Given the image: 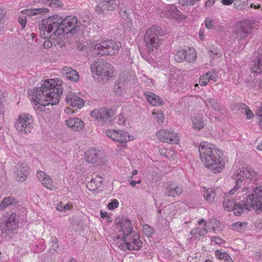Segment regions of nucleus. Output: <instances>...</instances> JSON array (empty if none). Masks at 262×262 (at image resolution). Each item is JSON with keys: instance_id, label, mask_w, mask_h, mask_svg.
I'll use <instances>...</instances> for the list:
<instances>
[{"instance_id": "nucleus-1", "label": "nucleus", "mask_w": 262, "mask_h": 262, "mask_svg": "<svg viewBox=\"0 0 262 262\" xmlns=\"http://www.w3.org/2000/svg\"><path fill=\"white\" fill-rule=\"evenodd\" d=\"M62 81L59 79L46 80L39 88H34L29 91V97L35 104L42 106L57 104L63 93Z\"/></svg>"}, {"instance_id": "nucleus-2", "label": "nucleus", "mask_w": 262, "mask_h": 262, "mask_svg": "<svg viewBox=\"0 0 262 262\" xmlns=\"http://www.w3.org/2000/svg\"><path fill=\"white\" fill-rule=\"evenodd\" d=\"M199 152L200 157L204 165L214 172H220L224 167V164L221 160V156L219 150L206 142H201Z\"/></svg>"}, {"instance_id": "nucleus-3", "label": "nucleus", "mask_w": 262, "mask_h": 262, "mask_svg": "<svg viewBox=\"0 0 262 262\" xmlns=\"http://www.w3.org/2000/svg\"><path fill=\"white\" fill-rule=\"evenodd\" d=\"M250 210L255 209L256 211L262 210V187L255 188L251 194L248 195L245 202H239L234 207L232 211L236 216H239L243 213L244 209Z\"/></svg>"}, {"instance_id": "nucleus-4", "label": "nucleus", "mask_w": 262, "mask_h": 262, "mask_svg": "<svg viewBox=\"0 0 262 262\" xmlns=\"http://www.w3.org/2000/svg\"><path fill=\"white\" fill-rule=\"evenodd\" d=\"M167 33L165 28L157 25H152L148 29L144 36L147 52L150 54L154 49H158L161 43L159 36H163Z\"/></svg>"}, {"instance_id": "nucleus-5", "label": "nucleus", "mask_w": 262, "mask_h": 262, "mask_svg": "<svg viewBox=\"0 0 262 262\" xmlns=\"http://www.w3.org/2000/svg\"><path fill=\"white\" fill-rule=\"evenodd\" d=\"M62 17L59 15H53L49 17L47 19H43L39 26L40 35L43 37L45 35V32L50 34L53 31V34L50 36V38L53 39L54 36L62 35L61 31ZM45 37L48 36H44Z\"/></svg>"}, {"instance_id": "nucleus-6", "label": "nucleus", "mask_w": 262, "mask_h": 262, "mask_svg": "<svg viewBox=\"0 0 262 262\" xmlns=\"http://www.w3.org/2000/svg\"><path fill=\"white\" fill-rule=\"evenodd\" d=\"M91 70L104 82H107L113 76L112 65L101 59H98L91 64Z\"/></svg>"}, {"instance_id": "nucleus-7", "label": "nucleus", "mask_w": 262, "mask_h": 262, "mask_svg": "<svg viewBox=\"0 0 262 262\" xmlns=\"http://www.w3.org/2000/svg\"><path fill=\"white\" fill-rule=\"evenodd\" d=\"M121 46L120 42L111 39L95 44L93 49L101 56L112 55L118 52Z\"/></svg>"}, {"instance_id": "nucleus-8", "label": "nucleus", "mask_w": 262, "mask_h": 262, "mask_svg": "<svg viewBox=\"0 0 262 262\" xmlns=\"http://www.w3.org/2000/svg\"><path fill=\"white\" fill-rule=\"evenodd\" d=\"M121 238L123 243L120 245L119 247L123 250H139L142 247L140 237L136 232L122 235Z\"/></svg>"}, {"instance_id": "nucleus-9", "label": "nucleus", "mask_w": 262, "mask_h": 262, "mask_svg": "<svg viewBox=\"0 0 262 262\" xmlns=\"http://www.w3.org/2000/svg\"><path fill=\"white\" fill-rule=\"evenodd\" d=\"M19 220L17 214L13 213L10 215L4 223L0 224V231L6 236L12 237L18 227Z\"/></svg>"}, {"instance_id": "nucleus-10", "label": "nucleus", "mask_w": 262, "mask_h": 262, "mask_svg": "<svg viewBox=\"0 0 262 262\" xmlns=\"http://www.w3.org/2000/svg\"><path fill=\"white\" fill-rule=\"evenodd\" d=\"M91 116L100 125L110 123L113 120L114 113L111 110L101 107L98 110H94L91 113Z\"/></svg>"}, {"instance_id": "nucleus-11", "label": "nucleus", "mask_w": 262, "mask_h": 262, "mask_svg": "<svg viewBox=\"0 0 262 262\" xmlns=\"http://www.w3.org/2000/svg\"><path fill=\"white\" fill-rule=\"evenodd\" d=\"M33 119L29 114H23L19 116L17 120L15 123L16 130L20 133L28 135L31 133Z\"/></svg>"}, {"instance_id": "nucleus-12", "label": "nucleus", "mask_w": 262, "mask_h": 262, "mask_svg": "<svg viewBox=\"0 0 262 262\" xmlns=\"http://www.w3.org/2000/svg\"><path fill=\"white\" fill-rule=\"evenodd\" d=\"M252 24L250 21H243L237 23L233 31V35L238 40L245 39L252 30Z\"/></svg>"}, {"instance_id": "nucleus-13", "label": "nucleus", "mask_w": 262, "mask_h": 262, "mask_svg": "<svg viewBox=\"0 0 262 262\" xmlns=\"http://www.w3.org/2000/svg\"><path fill=\"white\" fill-rule=\"evenodd\" d=\"M85 159L93 166L102 164L104 162L101 151L95 148L90 149L85 153Z\"/></svg>"}, {"instance_id": "nucleus-14", "label": "nucleus", "mask_w": 262, "mask_h": 262, "mask_svg": "<svg viewBox=\"0 0 262 262\" xmlns=\"http://www.w3.org/2000/svg\"><path fill=\"white\" fill-rule=\"evenodd\" d=\"M80 23H78L77 19L75 16H68L63 19H62L61 22V31L63 34L69 33H74L73 31L76 30L79 25Z\"/></svg>"}, {"instance_id": "nucleus-15", "label": "nucleus", "mask_w": 262, "mask_h": 262, "mask_svg": "<svg viewBox=\"0 0 262 262\" xmlns=\"http://www.w3.org/2000/svg\"><path fill=\"white\" fill-rule=\"evenodd\" d=\"M156 136L160 141L165 143L177 144L180 140L178 134L170 130L160 129Z\"/></svg>"}, {"instance_id": "nucleus-16", "label": "nucleus", "mask_w": 262, "mask_h": 262, "mask_svg": "<svg viewBox=\"0 0 262 262\" xmlns=\"http://www.w3.org/2000/svg\"><path fill=\"white\" fill-rule=\"evenodd\" d=\"M232 178L235 180H245L246 179L257 180L259 178L257 173L253 170L245 168L238 169L232 176Z\"/></svg>"}, {"instance_id": "nucleus-17", "label": "nucleus", "mask_w": 262, "mask_h": 262, "mask_svg": "<svg viewBox=\"0 0 262 262\" xmlns=\"http://www.w3.org/2000/svg\"><path fill=\"white\" fill-rule=\"evenodd\" d=\"M105 134L112 140L119 143L126 142L130 140L128 133L122 130H107Z\"/></svg>"}, {"instance_id": "nucleus-18", "label": "nucleus", "mask_w": 262, "mask_h": 262, "mask_svg": "<svg viewBox=\"0 0 262 262\" xmlns=\"http://www.w3.org/2000/svg\"><path fill=\"white\" fill-rule=\"evenodd\" d=\"M66 99L67 103L72 106L80 108L84 105L83 100L75 94H68Z\"/></svg>"}, {"instance_id": "nucleus-19", "label": "nucleus", "mask_w": 262, "mask_h": 262, "mask_svg": "<svg viewBox=\"0 0 262 262\" xmlns=\"http://www.w3.org/2000/svg\"><path fill=\"white\" fill-rule=\"evenodd\" d=\"M62 75L65 76L68 79L76 82L79 80V76L77 71L71 68L64 67L61 71Z\"/></svg>"}, {"instance_id": "nucleus-20", "label": "nucleus", "mask_w": 262, "mask_h": 262, "mask_svg": "<svg viewBox=\"0 0 262 262\" xmlns=\"http://www.w3.org/2000/svg\"><path fill=\"white\" fill-rule=\"evenodd\" d=\"M66 124L68 127L78 131L82 129L84 126V123L78 118H70L66 121Z\"/></svg>"}, {"instance_id": "nucleus-21", "label": "nucleus", "mask_w": 262, "mask_h": 262, "mask_svg": "<svg viewBox=\"0 0 262 262\" xmlns=\"http://www.w3.org/2000/svg\"><path fill=\"white\" fill-rule=\"evenodd\" d=\"M255 60L252 61L251 65V72L254 74L258 75L262 72V54L258 51Z\"/></svg>"}, {"instance_id": "nucleus-22", "label": "nucleus", "mask_w": 262, "mask_h": 262, "mask_svg": "<svg viewBox=\"0 0 262 262\" xmlns=\"http://www.w3.org/2000/svg\"><path fill=\"white\" fill-rule=\"evenodd\" d=\"M148 102L154 106H159L163 104V100L159 96L150 92H145L144 93Z\"/></svg>"}, {"instance_id": "nucleus-23", "label": "nucleus", "mask_w": 262, "mask_h": 262, "mask_svg": "<svg viewBox=\"0 0 262 262\" xmlns=\"http://www.w3.org/2000/svg\"><path fill=\"white\" fill-rule=\"evenodd\" d=\"M120 224V230L123 232V235L135 232L133 231L132 223L130 220L128 219L122 220Z\"/></svg>"}, {"instance_id": "nucleus-24", "label": "nucleus", "mask_w": 262, "mask_h": 262, "mask_svg": "<svg viewBox=\"0 0 262 262\" xmlns=\"http://www.w3.org/2000/svg\"><path fill=\"white\" fill-rule=\"evenodd\" d=\"M16 173L18 178L25 180L30 174V168L26 164L21 163L20 165L19 169L16 171Z\"/></svg>"}, {"instance_id": "nucleus-25", "label": "nucleus", "mask_w": 262, "mask_h": 262, "mask_svg": "<svg viewBox=\"0 0 262 262\" xmlns=\"http://www.w3.org/2000/svg\"><path fill=\"white\" fill-rule=\"evenodd\" d=\"M166 195L169 196L176 197L181 194L182 192V188L181 186L171 185L167 188Z\"/></svg>"}, {"instance_id": "nucleus-26", "label": "nucleus", "mask_w": 262, "mask_h": 262, "mask_svg": "<svg viewBox=\"0 0 262 262\" xmlns=\"http://www.w3.org/2000/svg\"><path fill=\"white\" fill-rule=\"evenodd\" d=\"M206 106H210L214 111H221L222 110V106L217 102L216 99L213 97L209 96L207 97L205 101Z\"/></svg>"}, {"instance_id": "nucleus-27", "label": "nucleus", "mask_w": 262, "mask_h": 262, "mask_svg": "<svg viewBox=\"0 0 262 262\" xmlns=\"http://www.w3.org/2000/svg\"><path fill=\"white\" fill-rule=\"evenodd\" d=\"M203 194L204 199L209 204H211L213 202L215 196V190L212 188H204L203 191Z\"/></svg>"}, {"instance_id": "nucleus-28", "label": "nucleus", "mask_w": 262, "mask_h": 262, "mask_svg": "<svg viewBox=\"0 0 262 262\" xmlns=\"http://www.w3.org/2000/svg\"><path fill=\"white\" fill-rule=\"evenodd\" d=\"M17 201L12 196L5 198L0 203V210H4L7 207L17 203Z\"/></svg>"}, {"instance_id": "nucleus-29", "label": "nucleus", "mask_w": 262, "mask_h": 262, "mask_svg": "<svg viewBox=\"0 0 262 262\" xmlns=\"http://www.w3.org/2000/svg\"><path fill=\"white\" fill-rule=\"evenodd\" d=\"M48 11L47 8H36L33 9H26L21 11L24 14L28 16H33L36 14H41L42 13H46Z\"/></svg>"}, {"instance_id": "nucleus-30", "label": "nucleus", "mask_w": 262, "mask_h": 262, "mask_svg": "<svg viewBox=\"0 0 262 262\" xmlns=\"http://www.w3.org/2000/svg\"><path fill=\"white\" fill-rule=\"evenodd\" d=\"M236 202L232 198H226L223 202V206L225 210L228 211H232Z\"/></svg>"}, {"instance_id": "nucleus-31", "label": "nucleus", "mask_w": 262, "mask_h": 262, "mask_svg": "<svg viewBox=\"0 0 262 262\" xmlns=\"http://www.w3.org/2000/svg\"><path fill=\"white\" fill-rule=\"evenodd\" d=\"M126 91L124 82L117 81L114 88L115 94L118 96L123 95Z\"/></svg>"}, {"instance_id": "nucleus-32", "label": "nucleus", "mask_w": 262, "mask_h": 262, "mask_svg": "<svg viewBox=\"0 0 262 262\" xmlns=\"http://www.w3.org/2000/svg\"><path fill=\"white\" fill-rule=\"evenodd\" d=\"M243 183V181H236L235 187L229 192L230 194H234L237 191H238V193L241 191L247 193L248 191V188L245 187Z\"/></svg>"}, {"instance_id": "nucleus-33", "label": "nucleus", "mask_w": 262, "mask_h": 262, "mask_svg": "<svg viewBox=\"0 0 262 262\" xmlns=\"http://www.w3.org/2000/svg\"><path fill=\"white\" fill-rule=\"evenodd\" d=\"M215 256L220 259L224 260L225 262H232V260L230 256L225 252H221L219 250H217L215 252Z\"/></svg>"}, {"instance_id": "nucleus-34", "label": "nucleus", "mask_w": 262, "mask_h": 262, "mask_svg": "<svg viewBox=\"0 0 262 262\" xmlns=\"http://www.w3.org/2000/svg\"><path fill=\"white\" fill-rule=\"evenodd\" d=\"M196 53L195 49L193 48H189L188 51H186V57L185 59L188 62H192L196 59Z\"/></svg>"}, {"instance_id": "nucleus-35", "label": "nucleus", "mask_w": 262, "mask_h": 262, "mask_svg": "<svg viewBox=\"0 0 262 262\" xmlns=\"http://www.w3.org/2000/svg\"><path fill=\"white\" fill-rule=\"evenodd\" d=\"M168 209L170 210V215L172 216H174L180 212V205L177 203H172L169 205Z\"/></svg>"}, {"instance_id": "nucleus-36", "label": "nucleus", "mask_w": 262, "mask_h": 262, "mask_svg": "<svg viewBox=\"0 0 262 262\" xmlns=\"http://www.w3.org/2000/svg\"><path fill=\"white\" fill-rule=\"evenodd\" d=\"M186 50L181 49L178 51L175 55V60L178 62H181L186 57Z\"/></svg>"}, {"instance_id": "nucleus-37", "label": "nucleus", "mask_w": 262, "mask_h": 262, "mask_svg": "<svg viewBox=\"0 0 262 262\" xmlns=\"http://www.w3.org/2000/svg\"><path fill=\"white\" fill-rule=\"evenodd\" d=\"M255 75H250V76L246 79V83L248 86L256 88L257 86V84L258 83V80L254 78Z\"/></svg>"}, {"instance_id": "nucleus-38", "label": "nucleus", "mask_w": 262, "mask_h": 262, "mask_svg": "<svg viewBox=\"0 0 262 262\" xmlns=\"http://www.w3.org/2000/svg\"><path fill=\"white\" fill-rule=\"evenodd\" d=\"M209 72L202 75L199 79V83L201 85H206L212 78V76L209 75Z\"/></svg>"}, {"instance_id": "nucleus-39", "label": "nucleus", "mask_w": 262, "mask_h": 262, "mask_svg": "<svg viewBox=\"0 0 262 262\" xmlns=\"http://www.w3.org/2000/svg\"><path fill=\"white\" fill-rule=\"evenodd\" d=\"M108 2L107 6V11L114 10L119 4L118 0L106 1Z\"/></svg>"}, {"instance_id": "nucleus-40", "label": "nucleus", "mask_w": 262, "mask_h": 262, "mask_svg": "<svg viewBox=\"0 0 262 262\" xmlns=\"http://www.w3.org/2000/svg\"><path fill=\"white\" fill-rule=\"evenodd\" d=\"M193 124L194 128L200 130L204 126L202 118L201 117L195 118L193 120Z\"/></svg>"}, {"instance_id": "nucleus-41", "label": "nucleus", "mask_w": 262, "mask_h": 262, "mask_svg": "<svg viewBox=\"0 0 262 262\" xmlns=\"http://www.w3.org/2000/svg\"><path fill=\"white\" fill-rule=\"evenodd\" d=\"M220 226V222L219 221L215 219H210L207 224V226L212 229V230L214 231Z\"/></svg>"}, {"instance_id": "nucleus-42", "label": "nucleus", "mask_w": 262, "mask_h": 262, "mask_svg": "<svg viewBox=\"0 0 262 262\" xmlns=\"http://www.w3.org/2000/svg\"><path fill=\"white\" fill-rule=\"evenodd\" d=\"M208 52L211 58L215 56L220 57L221 55V50L217 48H210L208 49Z\"/></svg>"}, {"instance_id": "nucleus-43", "label": "nucleus", "mask_w": 262, "mask_h": 262, "mask_svg": "<svg viewBox=\"0 0 262 262\" xmlns=\"http://www.w3.org/2000/svg\"><path fill=\"white\" fill-rule=\"evenodd\" d=\"M53 40V45H58L60 48H62L64 45V43L63 40H62V35H56V36H54V38L51 39Z\"/></svg>"}, {"instance_id": "nucleus-44", "label": "nucleus", "mask_w": 262, "mask_h": 262, "mask_svg": "<svg viewBox=\"0 0 262 262\" xmlns=\"http://www.w3.org/2000/svg\"><path fill=\"white\" fill-rule=\"evenodd\" d=\"M42 185L47 189L53 190L57 188V185L53 181H42L41 183Z\"/></svg>"}, {"instance_id": "nucleus-45", "label": "nucleus", "mask_w": 262, "mask_h": 262, "mask_svg": "<svg viewBox=\"0 0 262 262\" xmlns=\"http://www.w3.org/2000/svg\"><path fill=\"white\" fill-rule=\"evenodd\" d=\"M6 19V12L0 8V33L4 26V23Z\"/></svg>"}, {"instance_id": "nucleus-46", "label": "nucleus", "mask_w": 262, "mask_h": 262, "mask_svg": "<svg viewBox=\"0 0 262 262\" xmlns=\"http://www.w3.org/2000/svg\"><path fill=\"white\" fill-rule=\"evenodd\" d=\"M143 232L147 236H150L154 232V230L149 225L145 224L143 226Z\"/></svg>"}, {"instance_id": "nucleus-47", "label": "nucleus", "mask_w": 262, "mask_h": 262, "mask_svg": "<svg viewBox=\"0 0 262 262\" xmlns=\"http://www.w3.org/2000/svg\"><path fill=\"white\" fill-rule=\"evenodd\" d=\"M37 177L39 180H50V178L49 175L44 171L39 170L37 172Z\"/></svg>"}, {"instance_id": "nucleus-48", "label": "nucleus", "mask_w": 262, "mask_h": 262, "mask_svg": "<svg viewBox=\"0 0 262 262\" xmlns=\"http://www.w3.org/2000/svg\"><path fill=\"white\" fill-rule=\"evenodd\" d=\"M248 0H234L233 5L235 8L241 9L248 4Z\"/></svg>"}, {"instance_id": "nucleus-49", "label": "nucleus", "mask_w": 262, "mask_h": 262, "mask_svg": "<svg viewBox=\"0 0 262 262\" xmlns=\"http://www.w3.org/2000/svg\"><path fill=\"white\" fill-rule=\"evenodd\" d=\"M129 10L128 9H126V8H121L119 11V14L121 16V17L125 20H126L127 19H130L129 18Z\"/></svg>"}, {"instance_id": "nucleus-50", "label": "nucleus", "mask_w": 262, "mask_h": 262, "mask_svg": "<svg viewBox=\"0 0 262 262\" xmlns=\"http://www.w3.org/2000/svg\"><path fill=\"white\" fill-rule=\"evenodd\" d=\"M247 223L243 222H237L232 224V226L235 230L241 231L243 229L246 227Z\"/></svg>"}, {"instance_id": "nucleus-51", "label": "nucleus", "mask_w": 262, "mask_h": 262, "mask_svg": "<svg viewBox=\"0 0 262 262\" xmlns=\"http://www.w3.org/2000/svg\"><path fill=\"white\" fill-rule=\"evenodd\" d=\"M96 181H87L86 186L90 191H94L96 190L97 188V184L96 183Z\"/></svg>"}, {"instance_id": "nucleus-52", "label": "nucleus", "mask_w": 262, "mask_h": 262, "mask_svg": "<svg viewBox=\"0 0 262 262\" xmlns=\"http://www.w3.org/2000/svg\"><path fill=\"white\" fill-rule=\"evenodd\" d=\"M153 115L155 116V118L156 120L159 123H163L164 116L162 113L157 112V113H153Z\"/></svg>"}, {"instance_id": "nucleus-53", "label": "nucleus", "mask_w": 262, "mask_h": 262, "mask_svg": "<svg viewBox=\"0 0 262 262\" xmlns=\"http://www.w3.org/2000/svg\"><path fill=\"white\" fill-rule=\"evenodd\" d=\"M167 10L171 13V15H180L181 12L177 9L175 5H170Z\"/></svg>"}, {"instance_id": "nucleus-54", "label": "nucleus", "mask_w": 262, "mask_h": 262, "mask_svg": "<svg viewBox=\"0 0 262 262\" xmlns=\"http://www.w3.org/2000/svg\"><path fill=\"white\" fill-rule=\"evenodd\" d=\"M119 206V202L116 199L113 200L111 203H108L107 207L110 210H113L117 208Z\"/></svg>"}, {"instance_id": "nucleus-55", "label": "nucleus", "mask_w": 262, "mask_h": 262, "mask_svg": "<svg viewBox=\"0 0 262 262\" xmlns=\"http://www.w3.org/2000/svg\"><path fill=\"white\" fill-rule=\"evenodd\" d=\"M27 20V16L25 15H21L18 17V21L21 25L23 28L25 27Z\"/></svg>"}, {"instance_id": "nucleus-56", "label": "nucleus", "mask_w": 262, "mask_h": 262, "mask_svg": "<svg viewBox=\"0 0 262 262\" xmlns=\"http://www.w3.org/2000/svg\"><path fill=\"white\" fill-rule=\"evenodd\" d=\"M63 6V4L61 1L59 0H51L50 1V7L53 8L60 7Z\"/></svg>"}, {"instance_id": "nucleus-57", "label": "nucleus", "mask_w": 262, "mask_h": 262, "mask_svg": "<svg viewBox=\"0 0 262 262\" xmlns=\"http://www.w3.org/2000/svg\"><path fill=\"white\" fill-rule=\"evenodd\" d=\"M211 242L212 245H220L224 243V241L219 237L214 236L211 239Z\"/></svg>"}, {"instance_id": "nucleus-58", "label": "nucleus", "mask_w": 262, "mask_h": 262, "mask_svg": "<svg viewBox=\"0 0 262 262\" xmlns=\"http://www.w3.org/2000/svg\"><path fill=\"white\" fill-rule=\"evenodd\" d=\"M59 248L58 241L56 237H54L52 239L51 249L56 251Z\"/></svg>"}, {"instance_id": "nucleus-59", "label": "nucleus", "mask_w": 262, "mask_h": 262, "mask_svg": "<svg viewBox=\"0 0 262 262\" xmlns=\"http://www.w3.org/2000/svg\"><path fill=\"white\" fill-rule=\"evenodd\" d=\"M205 24L206 27L208 29H212L214 27L213 21L212 19H211L210 18H207L206 19V20L205 21Z\"/></svg>"}, {"instance_id": "nucleus-60", "label": "nucleus", "mask_w": 262, "mask_h": 262, "mask_svg": "<svg viewBox=\"0 0 262 262\" xmlns=\"http://www.w3.org/2000/svg\"><path fill=\"white\" fill-rule=\"evenodd\" d=\"M96 12H97L98 14H106L105 11L104 9L101 7L100 2H99L98 5L96 6L95 8Z\"/></svg>"}, {"instance_id": "nucleus-61", "label": "nucleus", "mask_w": 262, "mask_h": 262, "mask_svg": "<svg viewBox=\"0 0 262 262\" xmlns=\"http://www.w3.org/2000/svg\"><path fill=\"white\" fill-rule=\"evenodd\" d=\"M207 233V230L206 228H198L196 230V233L199 234L201 236L205 235Z\"/></svg>"}, {"instance_id": "nucleus-62", "label": "nucleus", "mask_w": 262, "mask_h": 262, "mask_svg": "<svg viewBox=\"0 0 262 262\" xmlns=\"http://www.w3.org/2000/svg\"><path fill=\"white\" fill-rule=\"evenodd\" d=\"M53 45V40H46L43 44L42 46L45 49H49L52 47Z\"/></svg>"}, {"instance_id": "nucleus-63", "label": "nucleus", "mask_w": 262, "mask_h": 262, "mask_svg": "<svg viewBox=\"0 0 262 262\" xmlns=\"http://www.w3.org/2000/svg\"><path fill=\"white\" fill-rule=\"evenodd\" d=\"M245 114L246 115V117L248 119H251L254 117L252 112L249 108V107L246 109Z\"/></svg>"}, {"instance_id": "nucleus-64", "label": "nucleus", "mask_w": 262, "mask_h": 262, "mask_svg": "<svg viewBox=\"0 0 262 262\" xmlns=\"http://www.w3.org/2000/svg\"><path fill=\"white\" fill-rule=\"evenodd\" d=\"M248 107L244 103H241L236 105V108L237 110H245Z\"/></svg>"}]
</instances>
